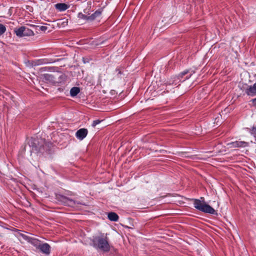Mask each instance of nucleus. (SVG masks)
<instances>
[{"label": "nucleus", "mask_w": 256, "mask_h": 256, "mask_svg": "<svg viewBox=\"0 0 256 256\" xmlns=\"http://www.w3.org/2000/svg\"><path fill=\"white\" fill-rule=\"evenodd\" d=\"M108 218L113 222H117L118 220V216L114 212H110L108 214Z\"/></svg>", "instance_id": "f8f14e48"}, {"label": "nucleus", "mask_w": 256, "mask_h": 256, "mask_svg": "<svg viewBox=\"0 0 256 256\" xmlns=\"http://www.w3.org/2000/svg\"><path fill=\"white\" fill-rule=\"evenodd\" d=\"M230 144L232 146L231 147L232 148H240L246 146L247 142L242 141H236L230 143Z\"/></svg>", "instance_id": "1a4fd4ad"}, {"label": "nucleus", "mask_w": 256, "mask_h": 256, "mask_svg": "<svg viewBox=\"0 0 256 256\" xmlns=\"http://www.w3.org/2000/svg\"><path fill=\"white\" fill-rule=\"evenodd\" d=\"M187 74V72H182V76L185 75V74Z\"/></svg>", "instance_id": "393cba45"}, {"label": "nucleus", "mask_w": 256, "mask_h": 256, "mask_svg": "<svg viewBox=\"0 0 256 256\" xmlns=\"http://www.w3.org/2000/svg\"><path fill=\"white\" fill-rule=\"evenodd\" d=\"M252 104H256V98H254L252 100Z\"/></svg>", "instance_id": "5701e85b"}, {"label": "nucleus", "mask_w": 256, "mask_h": 256, "mask_svg": "<svg viewBox=\"0 0 256 256\" xmlns=\"http://www.w3.org/2000/svg\"><path fill=\"white\" fill-rule=\"evenodd\" d=\"M103 120H96L93 121V122L92 124V126L93 127H95L97 124H100L101 122H102Z\"/></svg>", "instance_id": "a211bd4d"}, {"label": "nucleus", "mask_w": 256, "mask_h": 256, "mask_svg": "<svg viewBox=\"0 0 256 256\" xmlns=\"http://www.w3.org/2000/svg\"><path fill=\"white\" fill-rule=\"evenodd\" d=\"M56 9L60 12L64 11L69 8V6L64 3H58L54 5Z\"/></svg>", "instance_id": "9b49d317"}, {"label": "nucleus", "mask_w": 256, "mask_h": 256, "mask_svg": "<svg viewBox=\"0 0 256 256\" xmlns=\"http://www.w3.org/2000/svg\"><path fill=\"white\" fill-rule=\"evenodd\" d=\"M88 133V130L87 129L82 128H80L76 132V136L78 139L82 140L86 137Z\"/></svg>", "instance_id": "423d86ee"}, {"label": "nucleus", "mask_w": 256, "mask_h": 256, "mask_svg": "<svg viewBox=\"0 0 256 256\" xmlns=\"http://www.w3.org/2000/svg\"><path fill=\"white\" fill-rule=\"evenodd\" d=\"M14 231H16L18 232V235H17L18 237H22V236L23 233L20 232V230H18V229H15Z\"/></svg>", "instance_id": "412c9836"}, {"label": "nucleus", "mask_w": 256, "mask_h": 256, "mask_svg": "<svg viewBox=\"0 0 256 256\" xmlns=\"http://www.w3.org/2000/svg\"><path fill=\"white\" fill-rule=\"evenodd\" d=\"M31 26L33 27V28H35V26H34V25Z\"/></svg>", "instance_id": "a878e982"}, {"label": "nucleus", "mask_w": 256, "mask_h": 256, "mask_svg": "<svg viewBox=\"0 0 256 256\" xmlns=\"http://www.w3.org/2000/svg\"><path fill=\"white\" fill-rule=\"evenodd\" d=\"M14 32L20 38L34 35L32 30L24 26L14 28Z\"/></svg>", "instance_id": "39448f33"}, {"label": "nucleus", "mask_w": 256, "mask_h": 256, "mask_svg": "<svg viewBox=\"0 0 256 256\" xmlns=\"http://www.w3.org/2000/svg\"><path fill=\"white\" fill-rule=\"evenodd\" d=\"M47 61H48V60H46V59L38 60L33 62L32 64L34 66L41 65L42 64L47 63L48 62Z\"/></svg>", "instance_id": "2eb2a0df"}, {"label": "nucleus", "mask_w": 256, "mask_h": 256, "mask_svg": "<svg viewBox=\"0 0 256 256\" xmlns=\"http://www.w3.org/2000/svg\"><path fill=\"white\" fill-rule=\"evenodd\" d=\"M56 199L60 204L68 206L74 207L76 204H80L74 200L60 194H56Z\"/></svg>", "instance_id": "20e7f679"}, {"label": "nucleus", "mask_w": 256, "mask_h": 256, "mask_svg": "<svg viewBox=\"0 0 256 256\" xmlns=\"http://www.w3.org/2000/svg\"><path fill=\"white\" fill-rule=\"evenodd\" d=\"M89 14H88V15H86V14H83L82 12H80L78 14V18H79L84 19V20H90L88 18V16H89L88 15H89Z\"/></svg>", "instance_id": "dca6fc26"}, {"label": "nucleus", "mask_w": 256, "mask_h": 256, "mask_svg": "<svg viewBox=\"0 0 256 256\" xmlns=\"http://www.w3.org/2000/svg\"><path fill=\"white\" fill-rule=\"evenodd\" d=\"M22 238L24 240H25L27 241L28 242L29 240H30V236L24 234H23Z\"/></svg>", "instance_id": "6ab92c4d"}, {"label": "nucleus", "mask_w": 256, "mask_h": 256, "mask_svg": "<svg viewBox=\"0 0 256 256\" xmlns=\"http://www.w3.org/2000/svg\"><path fill=\"white\" fill-rule=\"evenodd\" d=\"M40 28L42 31H46L48 28L46 26H40Z\"/></svg>", "instance_id": "4be33fe9"}, {"label": "nucleus", "mask_w": 256, "mask_h": 256, "mask_svg": "<svg viewBox=\"0 0 256 256\" xmlns=\"http://www.w3.org/2000/svg\"><path fill=\"white\" fill-rule=\"evenodd\" d=\"M28 242L32 244L34 246H35L36 248H38L41 244L40 241L34 238H30V240L28 241Z\"/></svg>", "instance_id": "ddd939ff"}, {"label": "nucleus", "mask_w": 256, "mask_h": 256, "mask_svg": "<svg viewBox=\"0 0 256 256\" xmlns=\"http://www.w3.org/2000/svg\"><path fill=\"white\" fill-rule=\"evenodd\" d=\"M6 30V27L2 24H0V36Z\"/></svg>", "instance_id": "f3484780"}, {"label": "nucleus", "mask_w": 256, "mask_h": 256, "mask_svg": "<svg viewBox=\"0 0 256 256\" xmlns=\"http://www.w3.org/2000/svg\"><path fill=\"white\" fill-rule=\"evenodd\" d=\"M0 236H1V235L0 234Z\"/></svg>", "instance_id": "bb28decb"}, {"label": "nucleus", "mask_w": 256, "mask_h": 256, "mask_svg": "<svg viewBox=\"0 0 256 256\" xmlns=\"http://www.w3.org/2000/svg\"><path fill=\"white\" fill-rule=\"evenodd\" d=\"M90 242L92 246L104 253L109 252L111 248H112L114 252L116 251V249L110 245L108 238L106 236H104V234L100 236H94L90 240Z\"/></svg>", "instance_id": "f03ea898"}, {"label": "nucleus", "mask_w": 256, "mask_h": 256, "mask_svg": "<svg viewBox=\"0 0 256 256\" xmlns=\"http://www.w3.org/2000/svg\"><path fill=\"white\" fill-rule=\"evenodd\" d=\"M251 134L254 136L256 134V126H253L251 130Z\"/></svg>", "instance_id": "aec40b11"}, {"label": "nucleus", "mask_w": 256, "mask_h": 256, "mask_svg": "<svg viewBox=\"0 0 256 256\" xmlns=\"http://www.w3.org/2000/svg\"><path fill=\"white\" fill-rule=\"evenodd\" d=\"M50 246L47 243L41 244L38 248L40 251L46 254H49L50 252Z\"/></svg>", "instance_id": "0eeeda50"}, {"label": "nucleus", "mask_w": 256, "mask_h": 256, "mask_svg": "<svg viewBox=\"0 0 256 256\" xmlns=\"http://www.w3.org/2000/svg\"><path fill=\"white\" fill-rule=\"evenodd\" d=\"M102 8H100L96 10L94 14H92L90 16H88V19L90 21L94 20L98 17L100 16L102 13Z\"/></svg>", "instance_id": "9d476101"}, {"label": "nucleus", "mask_w": 256, "mask_h": 256, "mask_svg": "<svg viewBox=\"0 0 256 256\" xmlns=\"http://www.w3.org/2000/svg\"><path fill=\"white\" fill-rule=\"evenodd\" d=\"M80 92V88L78 87H73L70 90V94L71 96H76Z\"/></svg>", "instance_id": "4468645a"}, {"label": "nucleus", "mask_w": 256, "mask_h": 256, "mask_svg": "<svg viewBox=\"0 0 256 256\" xmlns=\"http://www.w3.org/2000/svg\"><path fill=\"white\" fill-rule=\"evenodd\" d=\"M246 93L250 96H256V83L250 86L246 90Z\"/></svg>", "instance_id": "6e6552de"}, {"label": "nucleus", "mask_w": 256, "mask_h": 256, "mask_svg": "<svg viewBox=\"0 0 256 256\" xmlns=\"http://www.w3.org/2000/svg\"><path fill=\"white\" fill-rule=\"evenodd\" d=\"M28 144L31 148V152L41 154L51 153L52 144L46 142L44 139L32 137L28 140Z\"/></svg>", "instance_id": "f257e3e1"}, {"label": "nucleus", "mask_w": 256, "mask_h": 256, "mask_svg": "<svg viewBox=\"0 0 256 256\" xmlns=\"http://www.w3.org/2000/svg\"><path fill=\"white\" fill-rule=\"evenodd\" d=\"M192 200L196 210L206 214H217L216 211L204 201V197H201L200 200L193 198Z\"/></svg>", "instance_id": "7ed1b4c3"}, {"label": "nucleus", "mask_w": 256, "mask_h": 256, "mask_svg": "<svg viewBox=\"0 0 256 256\" xmlns=\"http://www.w3.org/2000/svg\"><path fill=\"white\" fill-rule=\"evenodd\" d=\"M11 110H12L10 109L8 107H6V108L4 109V110H7V111Z\"/></svg>", "instance_id": "b1692460"}]
</instances>
